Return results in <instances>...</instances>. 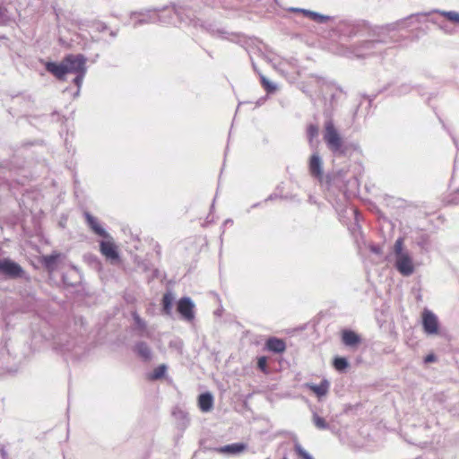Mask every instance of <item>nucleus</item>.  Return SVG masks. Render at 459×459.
Returning a JSON list of instances; mask_svg holds the SVG:
<instances>
[{
	"instance_id": "nucleus-13",
	"label": "nucleus",
	"mask_w": 459,
	"mask_h": 459,
	"mask_svg": "<svg viewBox=\"0 0 459 459\" xmlns=\"http://www.w3.org/2000/svg\"><path fill=\"white\" fill-rule=\"evenodd\" d=\"M307 387L311 390L317 397H322L327 394L330 387L328 380L324 379L319 385L307 384Z\"/></svg>"
},
{
	"instance_id": "nucleus-28",
	"label": "nucleus",
	"mask_w": 459,
	"mask_h": 459,
	"mask_svg": "<svg viewBox=\"0 0 459 459\" xmlns=\"http://www.w3.org/2000/svg\"><path fill=\"white\" fill-rule=\"evenodd\" d=\"M78 75L74 78V82L80 87L84 74H77Z\"/></svg>"
},
{
	"instance_id": "nucleus-9",
	"label": "nucleus",
	"mask_w": 459,
	"mask_h": 459,
	"mask_svg": "<svg viewBox=\"0 0 459 459\" xmlns=\"http://www.w3.org/2000/svg\"><path fill=\"white\" fill-rule=\"evenodd\" d=\"M342 342L345 346L354 348L361 342L360 336L352 330L344 329L341 332Z\"/></svg>"
},
{
	"instance_id": "nucleus-22",
	"label": "nucleus",
	"mask_w": 459,
	"mask_h": 459,
	"mask_svg": "<svg viewBox=\"0 0 459 459\" xmlns=\"http://www.w3.org/2000/svg\"><path fill=\"white\" fill-rule=\"evenodd\" d=\"M294 449L301 459H314L299 444H296Z\"/></svg>"
},
{
	"instance_id": "nucleus-19",
	"label": "nucleus",
	"mask_w": 459,
	"mask_h": 459,
	"mask_svg": "<svg viewBox=\"0 0 459 459\" xmlns=\"http://www.w3.org/2000/svg\"><path fill=\"white\" fill-rule=\"evenodd\" d=\"M333 365L336 370L342 371L348 368L349 363L345 358L336 357L333 359Z\"/></svg>"
},
{
	"instance_id": "nucleus-21",
	"label": "nucleus",
	"mask_w": 459,
	"mask_h": 459,
	"mask_svg": "<svg viewBox=\"0 0 459 459\" xmlns=\"http://www.w3.org/2000/svg\"><path fill=\"white\" fill-rule=\"evenodd\" d=\"M261 83L267 93H272L276 90L275 85L273 82H271L268 79H266V77L264 76H261Z\"/></svg>"
},
{
	"instance_id": "nucleus-24",
	"label": "nucleus",
	"mask_w": 459,
	"mask_h": 459,
	"mask_svg": "<svg viewBox=\"0 0 459 459\" xmlns=\"http://www.w3.org/2000/svg\"><path fill=\"white\" fill-rule=\"evenodd\" d=\"M442 15L452 22L459 23V13L456 12H444Z\"/></svg>"
},
{
	"instance_id": "nucleus-10",
	"label": "nucleus",
	"mask_w": 459,
	"mask_h": 459,
	"mask_svg": "<svg viewBox=\"0 0 459 459\" xmlns=\"http://www.w3.org/2000/svg\"><path fill=\"white\" fill-rule=\"evenodd\" d=\"M46 70L52 74L56 79L64 81L67 74V70L62 61L60 64L55 62H48L45 65Z\"/></svg>"
},
{
	"instance_id": "nucleus-2",
	"label": "nucleus",
	"mask_w": 459,
	"mask_h": 459,
	"mask_svg": "<svg viewBox=\"0 0 459 459\" xmlns=\"http://www.w3.org/2000/svg\"><path fill=\"white\" fill-rule=\"evenodd\" d=\"M67 74H85L86 59L82 55H68L63 59Z\"/></svg>"
},
{
	"instance_id": "nucleus-7",
	"label": "nucleus",
	"mask_w": 459,
	"mask_h": 459,
	"mask_svg": "<svg viewBox=\"0 0 459 459\" xmlns=\"http://www.w3.org/2000/svg\"><path fill=\"white\" fill-rule=\"evenodd\" d=\"M22 268L15 262L10 259H4L0 261V273L11 277L17 278L22 274Z\"/></svg>"
},
{
	"instance_id": "nucleus-29",
	"label": "nucleus",
	"mask_w": 459,
	"mask_h": 459,
	"mask_svg": "<svg viewBox=\"0 0 459 459\" xmlns=\"http://www.w3.org/2000/svg\"><path fill=\"white\" fill-rule=\"evenodd\" d=\"M424 361L426 363H430L436 361V356L434 354H429L425 357Z\"/></svg>"
},
{
	"instance_id": "nucleus-8",
	"label": "nucleus",
	"mask_w": 459,
	"mask_h": 459,
	"mask_svg": "<svg viewBox=\"0 0 459 459\" xmlns=\"http://www.w3.org/2000/svg\"><path fill=\"white\" fill-rule=\"evenodd\" d=\"M100 250L102 255L111 263L117 262L119 260V255L117 247L111 240H103L100 242Z\"/></svg>"
},
{
	"instance_id": "nucleus-11",
	"label": "nucleus",
	"mask_w": 459,
	"mask_h": 459,
	"mask_svg": "<svg viewBox=\"0 0 459 459\" xmlns=\"http://www.w3.org/2000/svg\"><path fill=\"white\" fill-rule=\"evenodd\" d=\"M265 348L274 353H283L286 350V343L282 339L270 337L265 342Z\"/></svg>"
},
{
	"instance_id": "nucleus-5",
	"label": "nucleus",
	"mask_w": 459,
	"mask_h": 459,
	"mask_svg": "<svg viewBox=\"0 0 459 459\" xmlns=\"http://www.w3.org/2000/svg\"><path fill=\"white\" fill-rule=\"evenodd\" d=\"M395 267L403 276H409L414 272L413 262L408 253L396 256Z\"/></svg>"
},
{
	"instance_id": "nucleus-18",
	"label": "nucleus",
	"mask_w": 459,
	"mask_h": 459,
	"mask_svg": "<svg viewBox=\"0 0 459 459\" xmlns=\"http://www.w3.org/2000/svg\"><path fill=\"white\" fill-rule=\"evenodd\" d=\"M166 370L167 367L165 365H160L149 375L148 379L152 381L160 379L164 377Z\"/></svg>"
},
{
	"instance_id": "nucleus-23",
	"label": "nucleus",
	"mask_w": 459,
	"mask_h": 459,
	"mask_svg": "<svg viewBox=\"0 0 459 459\" xmlns=\"http://www.w3.org/2000/svg\"><path fill=\"white\" fill-rule=\"evenodd\" d=\"M403 238H398L395 243H394V254H395V257L396 256H399L401 255H404V254H407V252H404L403 250Z\"/></svg>"
},
{
	"instance_id": "nucleus-17",
	"label": "nucleus",
	"mask_w": 459,
	"mask_h": 459,
	"mask_svg": "<svg viewBox=\"0 0 459 459\" xmlns=\"http://www.w3.org/2000/svg\"><path fill=\"white\" fill-rule=\"evenodd\" d=\"M172 302H173V295L171 292H166L162 297V308L163 312L166 315L171 314V308H172Z\"/></svg>"
},
{
	"instance_id": "nucleus-4",
	"label": "nucleus",
	"mask_w": 459,
	"mask_h": 459,
	"mask_svg": "<svg viewBox=\"0 0 459 459\" xmlns=\"http://www.w3.org/2000/svg\"><path fill=\"white\" fill-rule=\"evenodd\" d=\"M422 325L428 334L438 333V321L437 316L430 310L425 309L421 315Z\"/></svg>"
},
{
	"instance_id": "nucleus-20",
	"label": "nucleus",
	"mask_w": 459,
	"mask_h": 459,
	"mask_svg": "<svg viewBox=\"0 0 459 459\" xmlns=\"http://www.w3.org/2000/svg\"><path fill=\"white\" fill-rule=\"evenodd\" d=\"M313 422H314L315 426L319 429H328V424L325 421V420L317 414H315L313 416Z\"/></svg>"
},
{
	"instance_id": "nucleus-3",
	"label": "nucleus",
	"mask_w": 459,
	"mask_h": 459,
	"mask_svg": "<svg viewBox=\"0 0 459 459\" xmlns=\"http://www.w3.org/2000/svg\"><path fill=\"white\" fill-rule=\"evenodd\" d=\"M177 310L183 319L193 321L195 318V304L188 297L181 298L177 304Z\"/></svg>"
},
{
	"instance_id": "nucleus-12",
	"label": "nucleus",
	"mask_w": 459,
	"mask_h": 459,
	"mask_svg": "<svg viewBox=\"0 0 459 459\" xmlns=\"http://www.w3.org/2000/svg\"><path fill=\"white\" fill-rule=\"evenodd\" d=\"M247 445L244 443H234L224 446L214 448V451L219 454H231L238 455L247 450Z\"/></svg>"
},
{
	"instance_id": "nucleus-27",
	"label": "nucleus",
	"mask_w": 459,
	"mask_h": 459,
	"mask_svg": "<svg viewBox=\"0 0 459 459\" xmlns=\"http://www.w3.org/2000/svg\"><path fill=\"white\" fill-rule=\"evenodd\" d=\"M307 16H309L311 19H313L314 21H316V22H325V17L321 15V14H318L316 13H313V12H305Z\"/></svg>"
},
{
	"instance_id": "nucleus-26",
	"label": "nucleus",
	"mask_w": 459,
	"mask_h": 459,
	"mask_svg": "<svg viewBox=\"0 0 459 459\" xmlns=\"http://www.w3.org/2000/svg\"><path fill=\"white\" fill-rule=\"evenodd\" d=\"M257 367L262 372L267 373V358L264 356L259 357L257 359Z\"/></svg>"
},
{
	"instance_id": "nucleus-15",
	"label": "nucleus",
	"mask_w": 459,
	"mask_h": 459,
	"mask_svg": "<svg viewBox=\"0 0 459 459\" xmlns=\"http://www.w3.org/2000/svg\"><path fill=\"white\" fill-rule=\"evenodd\" d=\"M213 405V398L211 394H202L198 397V406L202 411H209Z\"/></svg>"
},
{
	"instance_id": "nucleus-30",
	"label": "nucleus",
	"mask_w": 459,
	"mask_h": 459,
	"mask_svg": "<svg viewBox=\"0 0 459 459\" xmlns=\"http://www.w3.org/2000/svg\"><path fill=\"white\" fill-rule=\"evenodd\" d=\"M134 318L135 323H136L140 327H143V326H144V323L143 322V320L139 317V316H138L137 314H134Z\"/></svg>"
},
{
	"instance_id": "nucleus-16",
	"label": "nucleus",
	"mask_w": 459,
	"mask_h": 459,
	"mask_svg": "<svg viewBox=\"0 0 459 459\" xmlns=\"http://www.w3.org/2000/svg\"><path fill=\"white\" fill-rule=\"evenodd\" d=\"M134 351L145 361H148L152 359L151 349L145 342H138L135 345Z\"/></svg>"
},
{
	"instance_id": "nucleus-31",
	"label": "nucleus",
	"mask_w": 459,
	"mask_h": 459,
	"mask_svg": "<svg viewBox=\"0 0 459 459\" xmlns=\"http://www.w3.org/2000/svg\"><path fill=\"white\" fill-rule=\"evenodd\" d=\"M282 459H288L287 457H283Z\"/></svg>"
},
{
	"instance_id": "nucleus-6",
	"label": "nucleus",
	"mask_w": 459,
	"mask_h": 459,
	"mask_svg": "<svg viewBox=\"0 0 459 459\" xmlns=\"http://www.w3.org/2000/svg\"><path fill=\"white\" fill-rule=\"evenodd\" d=\"M308 171L313 178L322 182L324 178L323 160L318 153H314L310 156L308 160Z\"/></svg>"
},
{
	"instance_id": "nucleus-25",
	"label": "nucleus",
	"mask_w": 459,
	"mask_h": 459,
	"mask_svg": "<svg viewBox=\"0 0 459 459\" xmlns=\"http://www.w3.org/2000/svg\"><path fill=\"white\" fill-rule=\"evenodd\" d=\"M309 142H312L318 134V127L316 125H310L307 130Z\"/></svg>"
},
{
	"instance_id": "nucleus-14",
	"label": "nucleus",
	"mask_w": 459,
	"mask_h": 459,
	"mask_svg": "<svg viewBox=\"0 0 459 459\" xmlns=\"http://www.w3.org/2000/svg\"><path fill=\"white\" fill-rule=\"evenodd\" d=\"M86 221L90 228L94 231L97 235L104 237L106 236V231L102 229L100 224L98 222L97 219L94 218L90 212H86L84 213Z\"/></svg>"
},
{
	"instance_id": "nucleus-1",
	"label": "nucleus",
	"mask_w": 459,
	"mask_h": 459,
	"mask_svg": "<svg viewBox=\"0 0 459 459\" xmlns=\"http://www.w3.org/2000/svg\"><path fill=\"white\" fill-rule=\"evenodd\" d=\"M324 140L331 152L345 154L346 148L343 145V140L332 121H328L325 125Z\"/></svg>"
}]
</instances>
